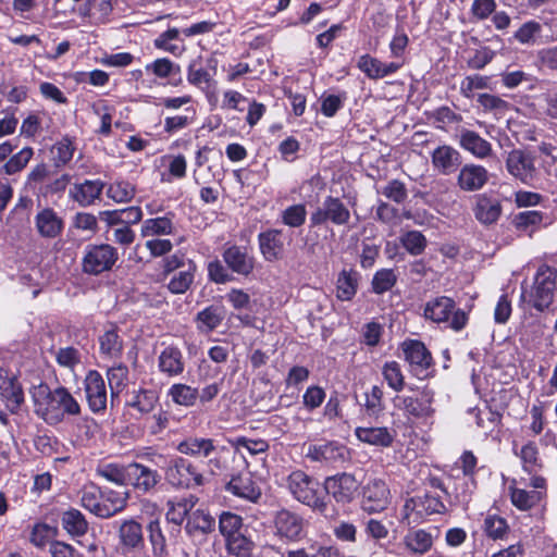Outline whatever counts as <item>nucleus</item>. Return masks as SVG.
<instances>
[{"label":"nucleus","mask_w":557,"mask_h":557,"mask_svg":"<svg viewBox=\"0 0 557 557\" xmlns=\"http://www.w3.org/2000/svg\"><path fill=\"white\" fill-rule=\"evenodd\" d=\"M33 398L36 411L48 423L61 422L65 414L77 416L81 406L65 387H57L51 391L47 385L40 384L34 388Z\"/></svg>","instance_id":"nucleus-1"},{"label":"nucleus","mask_w":557,"mask_h":557,"mask_svg":"<svg viewBox=\"0 0 557 557\" xmlns=\"http://www.w3.org/2000/svg\"><path fill=\"white\" fill-rule=\"evenodd\" d=\"M288 490L292 495L304 505L324 512L326 504L319 482L301 470L292 472L287 478Z\"/></svg>","instance_id":"nucleus-2"},{"label":"nucleus","mask_w":557,"mask_h":557,"mask_svg":"<svg viewBox=\"0 0 557 557\" xmlns=\"http://www.w3.org/2000/svg\"><path fill=\"white\" fill-rule=\"evenodd\" d=\"M455 301L446 296L436 297L428 301L424 306V317L435 323L448 322L455 331L462 330L468 315L461 309H455Z\"/></svg>","instance_id":"nucleus-3"},{"label":"nucleus","mask_w":557,"mask_h":557,"mask_svg":"<svg viewBox=\"0 0 557 557\" xmlns=\"http://www.w3.org/2000/svg\"><path fill=\"white\" fill-rule=\"evenodd\" d=\"M165 481L175 488L202 486L206 478L197 468L183 457L171 458L164 468Z\"/></svg>","instance_id":"nucleus-4"},{"label":"nucleus","mask_w":557,"mask_h":557,"mask_svg":"<svg viewBox=\"0 0 557 557\" xmlns=\"http://www.w3.org/2000/svg\"><path fill=\"white\" fill-rule=\"evenodd\" d=\"M119 260L117 249L110 244H89L85 247L82 269L89 275L112 270Z\"/></svg>","instance_id":"nucleus-5"},{"label":"nucleus","mask_w":557,"mask_h":557,"mask_svg":"<svg viewBox=\"0 0 557 557\" xmlns=\"http://www.w3.org/2000/svg\"><path fill=\"white\" fill-rule=\"evenodd\" d=\"M557 271L542 264L535 274L533 286L529 294V302L539 311H544L554 301Z\"/></svg>","instance_id":"nucleus-6"},{"label":"nucleus","mask_w":557,"mask_h":557,"mask_svg":"<svg viewBox=\"0 0 557 557\" xmlns=\"http://www.w3.org/2000/svg\"><path fill=\"white\" fill-rule=\"evenodd\" d=\"M434 396L433 389L424 387L417 395H397L393 403L395 408L401 410L407 417L428 420L435 413Z\"/></svg>","instance_id":"nucleus-7"},{"label":"nucleus","mask_w":557,"mask_h":557,"mask_svg":"<svg viewBox=\"0 0 557 557\" xmlns=\"http://www.w3.org/2000/svg\"><path fill=\"white\" fill-rule=\"evenodd\" d=\"M535 156L523 149H513L506 158L508 173L525 185L533 186L540 178V171L535 165Z\"/></svg>","instance_id":"nucleus-8"},{"label":"nucleus","mask_w":557,"mask_h":557,"mask_svg":"<svg viewBox=\"0 0 557 557\" xmlns=\"http://www.w3.org/2000/svg\"><path fill=\"white\" fill-rule=\"evenodd\" d=\"M119 549L127 557H141L145 552L143 525L135 519H125L117 528Z\"/></svg>","instance_id":"nucleus-9"},{"label":"nucleus","mask_w":557,"mask_h":557,"mask_svg":"<svg viewBox=\"0 0 557 557\" xmlns=\"http://www.w3.org/2000/svg\"><path fill=\"white\" fill-rule=\"evenodd\" d=\"M350 220V211L337 197L327 196L320 207L311 213L312 226L331 222L334 225H345Z\"/></svg>","instance_id":"nucleus-10"},{"label":"nucleus","mask_w":557,"mask_h":557,"mask_svg":"<svg viewBox=\"0 0 557 557\" xmlns=\"http://www.w3.org/2000/svg\"><path fill=\"white\" fill-rule=\"evenodd\" d=\"M274 529L281 539L296 542L305 535V520L296 512L281 509L275 513Z\"/></svg>","instance_id":"nucleus-11"},{"label":"nucleus","mask_w":557,"mask_h":557,"mask_svg":"<svg viewBox=\"0 0 557 557\" xmlns=\"http://www.w3.org/2000/svg\"><path fill=\"white\" fill-rule=\"evenodd\" d=\"M324 488L337 503L348 504L354 499L359 483L352 474L343 472L326 478Z\"/></svg>","instance_id":"nucleus-12"},{"label":"nucleus","mask_w":557,"mask_h":557,"mask_svg":"<svg viewBox=\"0 0 557 557\" xmlns=\"http://www.w3.org/2000/svg\"><path fill=\"white\" fill-rule=\"evenodd\" d=\"M401 347L411 372L419 379L425 377L432 364V356L425 345L419 341H406Z\"/></svg>","instance_id":"nucleus-13"},{"label":"nucleus","mask_w":557,"mask_h":557,"mask_svg":"<svg viewBox=\"0 0 557 557\" xmlns=\"http://www.w3.org/2000/svg\"><path fill=\"white\" fill-rule=\"evenodd\" d=\"M84 387L89 409L95 413L104 411L108 393L101 374L98 371L90 370L85 377Z\"/></svg>","instance_id":"nucleus-14"},{"label":"nucleus","mask_w":557,"mask_h":557,"mask_svg":"<svg viewBox=\"0 0 557 557\" xmlns=\"http://www.w3.org/2000/svg\"><path fill=\"white\" fill-rule=\"evenodd\" d=\"M223 260L232 272L248 276L255 268V258L244 246L231 245L223 251Z\"/></svg>","instance_id":"nucleus-15"},{"label":"nucleus","mask_w":557,"mask_h":557,"mask_svg":"<svg viewBox=\"0 0 557 557\" xmlns=\"http://www.w3.org/2000/svg\"><path fill=\"white\" fill-rule=\"evenodd\" d=\"M389 503V490L381 479H373L363 488L362 508L368 512H380Z\"/></svg>","instance_id":"nucleus-16"},{"label":"nucleus","mask_w":557,"mask_h":557,"mask_svg":"<svg viewBox=\"0 0 557 557\" xmlns=\"http://www.w3.org/2000/svg\"><path fill=\"white\" fill-rule=\"evenodd\" d=\"M306 457L311 461L324 463L344 462L347 458V448L338 442L310 445Z\"/></svg>","instance_id":"nucleus-17"},{"label":"nucleus","mask_w":557,"mask_h":557,"mask_svg":"<svg viewBox=\"0 0 557 557\" xmlns=\"http://www.w3.org/2000/svg\"><path fill=\"white\" fill-rule=\"evenodd\" d=\"M433 169L442 175L455 173L461 165L460 152L449 145L438 146L431 153Z\"/></svg>","instance_id":"nucleus-18"},{"label":"nucleus","mask_w":557,"mask_h":557,"mask_svg":"<svg viewBox=\"0 0 557 557\" xmlns=\"http://www.w3.org/2000/svg\"><path fill=\"white\" fill-rule=\"evenodd\" d=\"M126 471L133 486L143 493L152 491L161 482V474L157 470L139 462L129 463Z\"/></svg>","instance_id":"nucleus-19"},{"label":"nucleus","mask_w":557,"mask_h":557,"mask_svg":"<svg viewBox=\"0 0 557 557\" xmlns=\"http://www.w3.org/2000/svg\"><path fill=\"white\" fill-rule=\"evenodd\" d=\"M260 251L265 261H277L283 257L284 236L283 231L270 228L258 235Z\"/></svg>","instance_id":"nucleus-20"},{"label":"nucleus","mask_w":557,"mask_h":557,"mask_svg":"<svg viewBox=\"0 0 557 557\" xmlns=\"http://www.w3.org/2000/svg\"><path fill=\"white\" fill-rule=\"evenodd\" d=\"M226 491L251 503H257L262 494L261 488L248 472L234 475L226 484Z\"/></svg>","instance_id":"nucleus-21"},{"label":"nucleus","mask_w":557,"mask_h":557,"mask_svg":"<svg viewBox=\"0 0 557 557\" xmlns=\"http://www.w3.org/2000/svg\"><path fill=\"white\" fill-rule=\"evenodd\" d=\"M127 493H121L113 490L101 491L99 499V509L96 510V517L109 519L123 511L127 505Z\"/></svg>","instance_id":"nucleus-22"},{"label":"nucleus","mask_w":557,"mask_h":557,"mask_svg":"<svg viewBox=\"0 0 557 557\" xmlns=\"http://www.w3.org/2000/svg\"><path fill=\"white\" fill-rule=\"evenodd\" d=\"M488 180L487 170L478 164H465L458 174V186L466 191L481 189Z\"/></svg>","instance_id":"nucleus-23"},{"label":"nucleus","mask_w":557,"mask_h":557,"mask_svg":"<svg viewBox=\"0 0 557 557\" xmlns=\"http://www.w3.org/2000/svg\"><path fill=\"white\" fill-rule=\"evenodd\" d=\"M35 225L37 232L44 238L58 237L64 227L63 220L51 208H45L36 214Z\"/></svg>","instance_id":"nucleus-24"},{"label":"nucleus","mask_w":557,"mask_h":557,"mask_svg":"<svg viewBox=\"0 0 557 557\" xmlns=\"http://www.w3.org/2000/svg\"><path fill=\"white\" fill-rule=\"evenodd\" d=\"M356 437L366 444L379 447H389L395 438V431L386 426H358L355 430Z\"/></svg>","instance_id":"nucleus-25"},{"label":"nucleus","mask_w":557,"mask_h":557,"mask_svg":"<svg viewBox=\"0 0 557 557\" xmlns=\"http://www.w3.org/2000/svg\"><path fill=\"white\" fill-rule=\"evenodd\" d=\"M0 399L12 413L20 410L24 403V392L16 376H8L2 381L0 384Z\"/></svg>","instance_id":"nucleus-26"},{"label":"nucleus","mask_w":557,"mask_h":557,"mask_svg":"<svg viewBox=\"0 0 557 557\" xmlns=\"http://www.w3.org/2000/svg\"><path fill=\"white\" fill-rule=\"evenodd\" d=\"M112 10V0H86L78 7L77 13L90 24H100L106 22Z\"/></svg>","instance_id":"nucleus-27"},{"label":"nucleus","mask_w":557,"mask_h":557,"mask_svg":"<svg viewBox=\"0 0 557 557\" xmlns=\"http://www.w3.org/2000/svg\"><path fill=\"white\" fill-rule=\"evenodd\" d=\"M159 370L170 376H178L184 372L185 362L182 351L174 346L164 348L158 357Z\"/></svg>","instance_id":"nucleus-28"},{"label":"nucleus","mask_w":557,"mask_h":557,"mask_svg":"<svg viewBox=\"0 0 557 557\" xmlns=\"http://www.w3.org/2000/svg\"><path fill=\"white\" fill-rule=\"evenodd\" d=\"M459 145L462 149L469 151L479 159H485L492 154V145L478 133L470 129H461L459 134Z\"/></svg>","instance_id":"nucleus-29"},{"label":"nucleus","mask_w":557,"mask_h":557,"mask_svg":"<svg viewBox=\"0 0 557 557\" xmlns=\"http://www.w3.org/2000/svg\"><path fill=\"white\" fill-rule=\"evenodd\" d=\"M198 503V497L188 495L168 502L166 520L175 525H181L187 520L190 511Z\"/></svg>","instance_id":"nucleus-30"},{"label":"nucleus","mask_w":557,"mask_h":557,"mask_svg":"<svg viewBox=\"0 0 557 557\" xmlns=\"http://www.w3.org/2000/svg\"><path fill=\"white\" fill-rule=\"evenodd\" d=\"M159 403V395L154 389L139 388L134 389L129 399L126 401L127 406L135 409L140 414H148L152 412Z\"/></svg>","instance_id":"nucleus-31"},{"label":"nucleus","mask_w":557,"mask_h":557,"mask_svg":"<svg viewBox=\"0 0 557 557\" xmlns=\"http://www.w3.org/2000/svg\"><path fill=\"white\" fill-rule=\"evenodd\" d=\"M177 450L193 457L209 458L215 451V445L211 438L190 436L177 445Z\"/></svg>","instance_id":"nucleus-32"},{"label":"nucleus","mask_w":557,"mask_h":557,"mask_svg":"<svg viewBox=\"0 0 557 557\" xmlns=\"http://www.w3.org/2000/svg\"><path fill=\"white\" fill-rule=\"evenodd\" d=\"M360 275L355 270H342L336 280V297L342 301L351 300L358 290Z\"/></svg>","instance_id":"nucleus-33"},{"label":"nucleus","mask_w":557,"mask_h":557,"mask_svg":"<svg viewBox=\"0 0 557 557\" xmlns=\"http://www.w3.org/2000/svg\"><path fill=\"white\" fill-rule=\"evenodd\" d=\"M433 541L432 533L423 529L408 531L403 540L405 547L416 555L426 554L432 548Z\"/></svg>","instance_id":"nucleus-34"},{"label":"nucleus","mask_w":557,"mask_h":557,"mask_svg":"<svg viewBox=\"0 0 557 557\" xmlns=\"http://www.w3.org/2000/svg\"><path fill=\"white\" fill-rule=\"evenodd\" d=\"M103 186L99 180H86L84 183L75 185L71 195L81 206L87 207L100 197Z\"/></svg>","instance_id":"nucleus-35"},{"label":"nucleus","mask_w":557,"mask_h":557,"mask_svg":"<svg viewBox=\"0 0 557 557\" xmlns=\"http://www.w3.org/2000/svg\"><path fill=\"white\" fill-rule=\"evenodd\" d=\"M214 529L215 519L209 512L202 509L190 511L185 525V531L189 535H195L198 533L209 534L213 532Z\"/></svg>","instance_id":"nucleus-36"},{"label":"nucleus","mask_w":557,"mask_h":557,"mask_svg":"<svg viewBox=\"0 0 557 557\" xmlns=\"http://www.w3.org/2000/svg\"><path fill=\"white\" fill-rule=\"evenodd\" d=\"M173 214L168 213L164 216L150 218L143 222L140 235L143 237H153L162 235H171L175 231L173 223Z\"/></svg>","instance_id":"nucleus-37"},{"label":"nucleus","mask_w":557,"mask_h":557,"mask_svg":"<svg viewBox=\"0 0 557 557\" xmlns=\"http://www.w3.org/2000/svg\"><path fill=\"white\" fill-rule=\"evenodd\" d=\"M502 213V206L496 199L485 196L478 198L474 207V215L482 224L495 223Z\"/></svg>","instance_id":"nucleus-38"},{"label":"nucleus","mask_w":557,"mask_h":557,"mask_svg":"<svg viewBox=\"0 0 557 557\" xmlns=\"http://www.w3.org/2000/svg\"><path fill=\"white\" fill-rule=\"evenodd\" d=\"M510 499L512 505L522 511H527L539 505L546 496L543 491H528L510 486Z\"/></svg>","instance_id":"nucleus-39"},{"label":"nucleus","mask_w":557,"mask_h":557,"mask_svg":"<svg viewBox=\"0 0 557 557\" xmlns=\"http://www.w3.org/2000/svg\"><path fill=\"white\" fill-rule=\"evenodd\" d=\"M61 524L72 536H83L88 531V522L84 515L75 508H70L62 513Z\"/></svg>","instance_id":"nucleus-40"},{"label":"nucleus","mask_w":557,"mask_h":557,"mask_svg":"<svg viewBox=\"0 0 557 557\" xmlns=\"http://www.w3.org/2000/svg\"><path fill=\"white\" fill-rule=\"evenodd\" d=\"M522 462V469L529 474L536 473L543 468V461L540 458L537 445L534 442L524 444L520 453H516Z\"/></svg>","instance_id":"nucleus-41"},{"label":"nucleus","mask_w":557,"mask_h":557,"mask_svg":"<svg viewBox=\"0 0 557 557\" xmlns=\"http://www.w3.org/2000/svg\"><path fill=\"white\" fill-rule=\"evenodd\" d=\"M168 396L175 405L193 407L198 399V389L187 384L175 383L169 388Z\"/></svg>","instance_id":"nucleus-42"},{"label":"nucleus","mask_w":557,"mask_h":557,"mask_svg":"<svg viewBox=\"0 0 557 557\" xmlns=\"http://www.w3.org/2000/svg\"><path fill=\"white\" fill-rule=\"evenodd\" d=\"M224 319V311L219 306H210L198 312L197 323L201 332H211L216 329Z\"/></svg>","instance_id":"nucleus-43"},{"label":"nucleus","mask_w":557,"mask_h":557,"mask_svg":"<svg viewBox=\"0 0 557 557\" xmlns=\"http://www.w3.org/2000/svg\"><path fill=\"white\" fill-rule=\"evenodd\" d=\"M33 156L34 149L32 147L22 148L18 152L9 157L2 166V172L7 175L22 172L33 159Z\"/></svg>","instance_id":"nucleus-44"},{"label":"nucleus","mask_w":557,"mask_h":557,"mask_svg":"<svg viewBox=\"0 0 557 557\" xmlns=\"http://www.w3.org/2000/svg\"><path fill=\"white\" fill-rule=\"evenodd\" d=\"M196 119V110L193 107L184 109L183 114L166 116L164 119L163 128L168 134L177 133L194 123Z\"/></svg>","instance_id":"nucleus-45"},{"label":"nucleus","mask_w":557,"mask_h":557,"mask_svg":"<svg viewBox=\"0 0 557 557\" xmlns=\"http://www.w3.org/2000/svg\"><path fill=\"white\" fill-rule=\"evenodd\" d=\"M76 150L75 143L69 136L62 137L59 141H57L52 148V159L57 166L65 165L69 163Z\"/></svg>","instance_id":"nucleus-46"},{"label":"nucleus","mask_w":557,"mask_h":557,"mask_svg":"<svg viewBox=\"0 0 557 557\" xmlns=\"http://www.w3.org/2000/svg\"><path fill=\"white\" fill-rule=\"evenodd\" d=\"M109 387L111 392L112 400L119 396V394L126 386L128 381V369L124 364H117L110 368L107 372Z\"/></svg>","instance_id":"nucleus-47"},{"label":"nucleus","mask_w":557,"mask_h":557,"mask_svg":"<svg viewBox=\"0 0 557 557\" xmlns=\"http://www.w3.org/2000/svg\"><path fill=\"white\" fill-rule=\"evenodd\" d=\"M145 70L158 78H169L172 75L181 74V66L168 58H159L146 64Z\"/></svg>","instance_id":"nucleus-48"},{"label":"nucleus","mask_w":557,"mask_h":557,"mask_svg":"<svg viewBox=\"0 0 557 557\" xmlns=\"http://www.w3.org/2000/svg\"><path fill=\"white\" fill-rule=\"evenodd\" d=\"M100 351L109 358H116L121 355L123 342L114 330H109L99 337Z\"/></svg>","instance_id":"nucleus-49"},{"label":"nucleus","mask_w":557,"mask_h":557,"mask_svg":"<svg viewBox=\"0 0 557 557\" xmlns=\"http://www.w3.org/2000/svg\"><path fill=\"white\" fill-rule=\"evenodd\" d=\"M418 508L420 510V517L423 519L426 516L434 513L446 512V506L440 499L438 496L432 495L431 493H424L423 495L417 496Z\"/></svg>","instance_id":"nucleus-50"},{"label":"nucleus","mask_w":557,"mask_h":557,"mask_svg":"<svg viewBox=\"0 0 557 557\" xmlns=\"http://www.w3.org/2000/svg\"><path fill=\"white\" fill-rule=\"evenodd\" d=\"M226 549L236 557H248L253 549V542L239 532L225 540Z\"/></svg>","instance_id":"nucleus-51"},{"label":"nucleus","mask_w":557,"mask_h":557,"mask_svg":"<svg viewBox=\"0 0 557 557\" xmlns=\"http://www.w3.org/2000/svg\"><path fill=\"white\" fill-rule=\"evenodd\" d=\"M243 527L244 523L240 516L231 511H223L220 515L219 530L225 540L242 532Z\"/></svg>","instance_id":"nucleus-52"},{"label":"nucleus","mask_w":557,"mask_h":557,"mask_svg":"<svg viewBox=\"0 0 557 557\" xmlns=\"http://www.w3.org/2000/svg\"><path fill=\"white\" fill-rule=\"evenodd\" d=\"M136 193L135 186L126 181H115L107 189V196L115 202H128Z\"/></svg>","instance_id":"nucleus-53"},{"label":"nucleus","mask_w":557,"mask_h":557,"mask_svg":"<svg viewBox=\"0 0 557 557\" xmlns=\"http://www.w3.org/2000/svg\"><path fill=\"white\" fill-rule=\"evenodd\" d=\"M403 247L412 256L421 255L426 247V238L419 231H408L400 238Z\"/></svg>","instance_id":"nucleus-54"},{"label":"nucleus","mask_w":557,"mask_h":557,"mask_svg":"<svg viewBox=\"0 0 557 557\" xmlns=\"http://www.w3.org/2000/svg\"><path fill=\"white\" fill-rule=\"evenodd\" d=\"M194 267L189 265L188 269L175 272L171 277L168 288L172 294H184L194 282Z\"/></svg>","instance_id":"nucleus-55"},{"label":"nucleus","mask_w":557,"mask_h":557,"mask_svg":"<svg viewBox=\"0 0 557 557\" xmlns=\"http://www.w3.org/2000/svg\"><path fill=\"white\" fill-rule=\"evenodd\" d=\"M232 445L237 451L246 450L251 456L263 454L269 449V443L265 440L245 436L234 438Z\"/></svg>","instance_id":"nucleus-56"},{"label":"nucleus","mask_w":557,"mask_h":557,"mask_svg":"<svg viewBox=\"0 0 557 557\" xmlns=\"http://www.w3.org/2000/svg\"><path fill=\"white\" fill-rule=\"evenodd\" d=\"M484 532L493 540H502L508 532L507 521L497 515H487L484 519Z\"/></svg>","instance_id":"nucleus-57"},{"label":"nucleus","mask_w":557,"mask_h":557,"mask_svg":"<svg viewBox=\"0 0 557 557\" xmlns=\"http://www.w3.org/2000/svg\"><path fill=\"white\" fill-rule=\"evenodd\" d=\"M282 222L289 227H300L305 224L307 218V209L302 203L287 207L281 213Z\"/></svg>","instance_id":"nucleus-58"},{"label":"nucleus","mask_w":557,"mask_h":557,"mask_svg":"<svg viewBox=\"0 0 557 557\" xmlns=\"http://www.w3.org/2000/svg\"><path fill=\"white\" fill-rule=\"evenodd\" d=\"M542 33V25L536 21L523 23L515 33L513 38L522 45H533Z\"/></svg>","instance_id":"nucleus-59"},{"label":"nucleus","mask_w":557,"mask_h":557,"mask_svg":"<svg viewBox=\"0 0 557 557\" xmlns=\"http://www.w3.org/2000/svg\"><path fill=\"white\" fill-rule=\"evenodd\" d=\"M382 373L391 388L396 392H399L404 388L405 379L398 362H386L383 367Z\"/></svg>","instance_id":"nucleus-60"},{"label":"nucleus","mask_w":557,"mask_h":557,"mask_svg":"<svg viewBox=\"0 0 557 557\" xmlns=\"http://www.w3.org/2000/svg\"><path fill=\"white\" fill-rule=\"evenodd\" d=\"M397 276L392 269L379 270L372 278V289L375 294H383L396 284Z\"/></svg>","instance_id":"nucleus-61"},{"label":"nucleus","mask_w":557,"mask_h":557,"mask_svg":"<svg viewBox=\"0 0 557 557\" xmlns=\"http://www.w3.org/2000/svg\"><path fill=\"white\" fill-rule=\"evenodd\" d=\"M101 498V490L94 485H85L81 492V505L96 516V510L99 509V499Z\"/></svg>","instance_id":"nucleus-62"},{"label":"nucleus","mask_w":557,"mask_h":557,"mask_svg":"<svg viewBox=\"0 0 557 557\" xmlns=\"http://www.w3.org/2000/svg\"><path fill=\"white\" fill-rule=\"evenodd\" d=\"M148 532L153 555L161 557L165 553L166 544L159 521H151L148 524Z\"/></svg>","instance_id":"nucleus-63"},{"label":"nucleus","mask_w":557,"mask_h":557,"mask_svg":"<svg viewBox=\"0 0 557 557\" xmlns=\"http://www.w3.org/2000/svg\"><path fill=\"white\" fill-rule=\"evenodd\" d=\"M488 78L481 75H469L461 81L460 92L467 97L472 98L475 90L487 88Z\"/></svg>","instance_id":"nucleus-64"}]
</instances>
